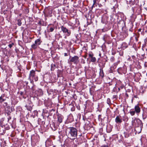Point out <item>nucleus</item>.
Instances as JSON below:
<instances>
[{
  "mask_svg": "<svg viewBox=\"0 0 147 147\" xmlns=\"http://www.w3.org/2000/svg\"><path fill=\"white\" fill-rule=\"evenodd\" d=\"M135 38V40L136 42H137L138 41V38L137 37V36H134Z\"/></svg>",
  "mask_w": 147,
  "mask_h": 147,
  "instance_id": "c03bdc74",
  "label": "nucleus"
},
{
  "mask_svg": "<svg viewBox=\"0 0 147 147\" xmlns=\"http://www.w3.org/2000/svg\"><path fill=\"white\" fill-rule=\"evenodd\" d=\"M67 121L70 123H71L74 121V119L72 115H70L67 118Z\"/></svg>",
  "mask_w": 147,
  "mask_h": 147,
  "instance_id": "dca6fc26",
  "label": "nucleus"
},
{
  "mask_svg": "<svg viewBox=\"0 0 147 147\" xmlns=\"http://www.w3.org/2000/svg\"><path fill=\"white\" fill-rule=\"evenodd\" d=\"M64 56H67V53H64Z\"/></svg>",
  "mask_w": 147,
  "mask_h": 147,
  "instance_id": "3c124183",
  "label": "nucleus"
},
{
  "mask_svg": "<svg viewBox=\"0 0 147 147\" xmlns=\"http://www.w3.org/2000/svg\"><path fill=\"white\" fill-rule=\"evenodd\" d=\"M69 131L68 134V137L71 139H75L77 136L78 130L74 127H70L68 128Z\"/></svg>",
  "mask_w": 147,
  "mask_h": 147,
  "instance_id": "f03ea898",
  "label": "nucleus"
},
{
  "mask_svg": "<svg viewBox=\"0 0 147 147\" xmlns=\"http://www.w3.org/2000/svg\"><path fill=\"white\" fill-rule=\"evenodd\" d=\"M11 119V117L10 116H9V117L7 118L8 119V121H9L10 119Z\"/></svg>",
  "mask_w": 147,
  "mask_h": 147,
  "instance_id": "de8ad7c7",
  "label": "nucleus"
},
{
  "mask_svg": "<svg viewBox=\"0 0 147 147\" xmlns=\"http://www.w3.org/2000/svg\"><path fill=\"white\" fill-rule=\"evenodd\" d=\"M128 47V45L125 42H124L122 44V48L123 49H126Z\"/></svg>",
  "mask_w": 147,
  "mask_h": 147,
  "instance_id": "b1692460",
  "label": "nucleus"
},
{
  "mask_svg": "<svg viewBox=\"0 0 147 147\" xmlns=\"http://www.w3.org/2000/svg\"><path fill=\"white\" fill-rule=\"evenodd\" d=\"M18 25L19 26H21L22 24L21 20L20 19L18 20Z\"/></svg>",
  "mask_w": 147,
  "mask_h": 147,
  "instance_id": "7c9ffc66",
  "label": "nucleus"
},
{
  "mask_svg": "<svg viewBox=\"0 0 147 147\" xmlns=\"http://www.w3.org/2000/svg\"><path fill=\"white\" fill-rule=\"evenodd\" d=\"M103 40H105V38L104 37H103Z\"/></svg>",
  "mask_w": 147,
  "mask_h": 147,
  "instance_id": "774afa93",
  "label": "nucleus"
},
{
  "mask_svg": "<svg viewBox=\"0 0 147 147\" xmlns=\"http://www.w3.org/2000/svg\"><path fill=\"white\" fill-rule=\"evenodd\" d=\"M14 45V44L13 43H12L11 44H9L8 45V46L10 49H11L13 45Z\"/></svg>",
  "mask_w": 147,
  "mask_h": 147,
  "instance_id": "f704fd0d",
  "label": "nucleus"
},
{
  "mask_svg": "<svg viewBox=\"0 0 147 147\" xmlns=\"http://www.w3.org/2000/svg\"><path fill=\"white\" fill-rule=\"evenodd\" d=\"M127 68L125 66H123L122 67L118 68L117 69L118 72L120 74H122L123 73L125 74L126 72Z\"/></svg>",
  "mask_w": 147,
  "mask_h": 147,
  "instance_id": "423d86ee",
  "label": "nucleus"
},
{
  "mask_svg": "<svg viewBox=\"0 0 147 147\" xmlns=\"http://www.w3.org/2000/svg\"><path fill=\"white\" fill-rule=\"evenodd\" d=\"M146 118V117H144V116H143V119H145Z\"/></svg>",
  "mask_w": 147,
  "mask_h": 147,
  "instance_id": "bf43d9fd",
  "label": "nucleus"
},
{
  "mask_svg": "<svg viewBox=\"0 0 147 147\" xmlns=\"http://www.w3.org/2000/svg\"><path fill=\"white\" fill-rule=\"evenodd\" d=\"M103 130L102 128H100L99 129V133L100 135H102L103 134Z\"/></svg>",
  "mask_w": 147,
  "mask_h": 147,
  "instance_id": "bb28decb",
  "label": "nucleus"
},
{
  "mask_svg": "<svg viewBox=\"0 0 147 147\" xmlns=\"http://www.w3.org/2000/svg\"><path fill=\"white\" fill-rule=\"evenodd\" d=\"M133 124H135L136 127L135 130L137 132L140 133L142 130L143 125L142 121L140 119L136 118L133 120L132 121Z\"/></svg>",
  "mask_w": 147,
  "mask_h": 147,
  "instance_id": "f257e3e1",
  "label": "nucleus"
},
{
  "mask_svg": "<svg viewBox=\"0 0 147 147\" xmlns=\"http://www.w3.org/2000/svg\"><path fill=\"white\" fill-rule=\"evenodd\" d=\"M102 147H109L107 145H102Z\"/></svg>",
  "mask_w": 147,
  "mask_h": 147,
  "instance_id": "09e8293b",
  "label": "nucleus"
},
{
  "mask_svg": "<svg viewBox=\"0 0 147 147\" xmlns=\"http://www.w3.org/2000/svg\"><path fill=\"white\" fill-rule=\"evenodd\" d=\"M38 24H39L40 26H41V25H43V24H42L41 21H40L38 22Z\"/></svg>",
  "mask_w": 147,
  "mask_h": 147,
  "instance_id": "37998d69",
  "label": "nucleus"
},
{
  "mask_svg": "<svg viewBox=\"0 0 147 147\" xmlns=\"http://www.w3.org/2000/svg\"><path fill=\"white\" fill-rule=\"evenodd\" d=\"M112 9H113V11L115 10V7L114 6H113V8H112Z\"/></svg>",
  "mask_w": 147,
  "mask_h": 147,
  "instance_id": "6e6d98bb",
  "label": "nucleus"
},
{
  "mask_svg": "<svg viewBox=\"0 0 147 147\" xmlns=\"http://www.w3.org/2000/svg\"><path fill=\"white\" fill-rule=\"evenodd\" d=\"M6 112L8 113V115H9V112L10 113V111H9L10 107L9 106L7 107L4 108Z\"/></svg>",
  "mask_w": 147,
  "mask_h": 147,
  "instance_id": "4be33fe9",
  "label": "nucleus"
},
{
  "mask_svg": "<svg viewBox=\"0 0 147 147\" xmlns=\"http://www.w3.org/2000/svg\"><path fill=\"white\" fill-rule=\"evenodd\" d=\"M71 111H74V110H75L74 108H72L71 109Z\"/></svg>",
  "mask_w": 147,
  "mask_h": 147,
  "instance_id": "603ef678",
  "label": "nucleus"
},
{
  "mask_svg": "<svg viewBox=\"0 0 147 147\" xmlns=\"http://www.w3.org/2000/svg\"><path fill=\"white\" fill-rule=\"evenodd\" d=\"M51 26V27H50L48 31L49 32H52L55 29V26L53 24H50L49 25L48 27H49L50 26Z\"/></svg>",
  "mask_w": 147,
  "mask_h": 147,
  "instance_id": "2eb2a0df",
  "label": "nucleus"
},
{
  "mask_svg": "<svg viewBox=\"0 0 147 147\" xmlns=\"http://www.w3.org/2000/svg\"><path fill=\"white\" fill-rule=\"evenodd\" d=\"M86 57H87V55H84V57L85 58H86Z\"/></svg>",
  "mask_w": 147,
  "mask_h": 147,
  "instance_id": "4d7b16f0",
  "label": "nucleus"
},
{
  "mask_svg": "<svg viewBox=\"0 0 147 147\" xmlns=\"http://www.w3.org/2000/svg\"><path fill=\"white\" fill-rule=\"evenodd\" d=\"M120 62V61H119L117 62H115L113 63L111 67L115 69L116 68L117 66L119 64V63Z\"/></svg>",
  "mask_w": 147,
  "mask_h": 147,
  "instance_id": "f3484780",
  "label": "nucleus"
},
{
  "mask_svg": "<svg viewBox=\"0 0 147 147\" xmlns=\"http://www.w3.org/2000/svg\"><path fill=\"white\" fill-rule=\"evenodd\" d=\"M142 29H139L138 30V32H141Z\"/></svg>",
  "mask_w": 147,
  "mask_h": 147,
  "instance_id": "864d4df0",
  "label": "nucleus"
},
{
  "mask_svg": "<svg viewBox=\"0 0 147 147\" xmlns=\"http://www.w3.org/2000/svg\"><path fill=\"white\" fill-rule=\"evenodd\" d=\"M104 59H105V62H106L107 61V57L106 56H105L104 57Z\"/></svg>",
  "mask_w": 147,
  "mask_h": 147,
  "instance_id": "a19ab883",
  "label": "nucleus"
},
{
  "mask_svg": "<svg viewBox=\"0 0 147 147\" xmlns=\"http://www.w3.org/2000/svg\"><path fill=\"white\" fill-rule=\"evenodd\" d=\"M16 1L18 3H19L20 1V0H16Z\"/></svg>",
  "mask_w": 147,
  "mask_h": 147,
  "instance_id": "5fc2aeb1",
  "label": "nucleus"
},
{
  "mask_svg": "<svg viewBox=\"0 0 147 147\" xmlns=\"http://www.w3.org/2000/svg\"><path fill=\"white\" fill-rule=\"evenodd\" d=\"M59 36L61 38L62 37V36L60 35V34H59Z\"/></svg>",
  "mask_w": 147,
  "mask_h": 147,
  "instance_id": "680f3d73",
  "label": "nucleus"
},
{
  "mask_svg": "<svg viewBox=\"0 0 147 147\" xmlns=\"http://www.w3.org/2000/svg\"><path fill=\"white\" fill-rule=\"evenodd\" d=\"M110 60L111 62H113L115 60V58L114 57L112 56L110 58Z\"/></svg>",
  "mask_w": 147,
  "mask_h": 147,
  "instance_id": "473e14b6",
  "label": "nucleus"
},
{
  "mask_svg": "<svg viewBox=\"0 0 147 147\" xmlns=\"http://www.w3.org/2000/svg\"><path fill=\"white\" fill-rule=\"evenodd\" d=\"M35 81H36L38 80V78L37 76H36L35 77H34L33 78H32Z\"/></svg>",
  "mask_w": 147,
  "mask_h": 147,
  "instance_id": "c9c22d12",
  "label": "nucleus"
},
{
  "mask_svg": "<svg viewBox=\"0 0 147 147\" xmlns=\"http://www.w3.org/2000/svg\"><path fill=\"white\" fill-rule=\"evenodd\" d=\"M119 54L121 56H123V52L122 51H120L119 52Z\"/></svg>",
  "mask_w": 147,
  "mask_h": 147,
  "instance_id": "79ce46f5",
  "label": "nucleus"
},
{
  "mask_svg": "<svg viewBox=\"0 0 147 147\" xmlns=\"http://www.w3.org/2000/svg\"><path fill=\"white\" fill-rule=\"evenodd\" d=\"M117 98H118V96H117V94L115 95H113L112 99L116 100Z\"/></svg>",
  "mask_w": 147,
  "mask_h": 147,
  "instance_id": "2f4dec72",
  "label": "nucleus"
},
{
  "mask_svg": "<svg viewBox=\"0 0 147 147\" xmlns=\"http://www.w3.org/2000/svg\"><path fill=\"white\" fill-rule=\"evenodd\" d=\"M60 28L61 31L65 35L64 37L65 38H66L67 36H69L70 35L71 33L70 30H68L64 26H61Z\"/></svg>",
  "mask_w": 147,
  "mask_h": 147,
  "instance_id": "7ed1b4c3",
  "label": "nucleus"
},
{
  "mask_svg": "<svg viewBox=\"0 0 147 147\" xmlns=\"http://www.w3.org/2000/svg\"><path fill=\"white\" fill-rule=\"evenodd\" d=\"M87 54H88V53H87ZM88 55L89 58H91V61L94 63L96 61V59L95 57H93L94 55L92 52H89L88 53Z\"/></svg>",
  "mask_w": 147,
  "mask_h": 147,
  "instance_id": "6e6552de",
  "label": "nucleus"
},
{
  "mask_svg": "<svg viewBox=\"0 0 147 147\" xmlns=\"http://www.w3.org/2000/svg\"><path fill=\"white\" fill-rule=\"evenodd\" d=\"M79 57L77 56H74L71 58L70 62H73L74 64H77L79 62Z\"/></svg>",
  "mask_w": 147,
  "mask_h": 147,
  "instance_id": "0eeeda50",
  "label": "nucleus"
},
{
  "mask_svg": "<svg viewBox=\"0 0 147 147\" xmlns=\"http://www.w3.org/2000/svg\"><path fill=\"white\" fill-rule=\"evenodd\" d=\"M6 99V96L5 94H3L0 96V103L1 105H2V102L5 101Z\"/></svg>",
  "mask_w": 147,
  "mask_h": 147,
  "instance_id": "1a4fd4ad",
  "label": "nucleus"
},
{
  "mask_svg": "<svg viewBox=\"0 0 147 147\" xmlns=\"http://www.w3.org/2000/svg\"><path fill=\"white\" fill-rule=\"evenodd\" d=\"M129 4L131 5H134L135 3V0H128Z\"/></svg>",
  "mask_w": 147,
  "mask_h": 147,
  "instance_id": "a878e982",
  "label": "nucleus"
},
{
  "mask_svg": "<svg viewBox=\"0 0 147 147\" xmlns=\"http://www.w3.org/2000/svg\"><path fill=\"white\" fill-rule=\"evenodd\" d=\"M115 121L116 123L118 124H120L122 122L121 117L119 115H118L116 117Z\"/></svg>",
  "mask_w": 147,
  "mask_h": 147,
  "instance_id": "9b49d317",
  "label": "nucleus"
},
{
  "mask_svg": "<svg viewBox=\"0 0 147 147\" xmlns=\"http://www.w3.org/2000/svg\"><path fill=\"white\" fill-rule=\"evenodd\" d=\"M115 71V69L111 67L110 68V70H109V72L111 73H112Z\"/></svg>",
  "mask_w": 147,
  "mask_h": 147,
  "instance_id": "c85d7f7f",
  "label": "nucleus"
},
{
  "mask_svg": "<svg viewBox=\"0 0 147 147\" xmlns=\"http://www.w3.org/2000/svg\"><path fill=\"white\" fill-rule=\"evenodd\" d=\"M134 111L138 115L141 111V109L140 107L138 105H136L134 107Z\"/></svg>",
  "mask_w": 147,
  "mask_h": 147,
  "instance_id": "ddd939ff",
  "label": "nucleus"
},
{
  "mask_svg": "<svg viewBox=\"0 0 147 147\" xmlns=\"http://www.w3.org/2000/svg\"><path fill=\"white\" fill-rule=\"evenodd\" d=\"M41 30V26H40L37 29L38 32L39 34H41L40 33V31Z\"/></svg>",
  "mask_w": 147,
  "mask_h": 147,
  "instance_id": "c756f323",
  "label": "nucleus"
},
{
  "mask_svg": "<svg viewBox=\"0 0 147 147\" xmlns=\"http://www.w3.org/2000/svg\"><path fill=\"white\" fill-rule=\"evenodd\" d=\"M25 106L28 110L31 111L32 109L33 106L32 103L31 101L28 100H27V103Z\"/></svg>",
  "mask_w": 147,
  "mask_h": 147,
  "instance_id": "39448f33",
  "label": "nucleus"
},
{
  "mask_svg": "<svg viewBox=\"0 0 147 147\" xmlns=\"http://www.w3.org/2000/svg\"><path fill=\"white\" fill-rule=\"evenodd\" d=\"M51 71H54L56 67V65L53 63L51 65Z\"/></svg>",
  "mask_w": 147,
  "mask_h": 147,
  "instance_id": "a211bd4d",
  "label": "nucleus"
},
{
  "mask_svg": "<svg viewBox=\"0 0 147 147\" xmlns=\"http://www.w3.org/2000/svg\"><path fill=\"white\" fill-rule=\"evenodd\" d=\"M90 92L91 95H92L94 92V91L92 90L91 88L90 89Z\"/></svg>",
  "mask_w": 147,
  "mask_h": 147,
  "instance_id": "e433bc0d",
  "label": "nucleus"
},
{
  "mask_svg": "<svg viewBox=\"0 0 147 147\" xmlns=\"http://www.w3.org/2000/svg\"><path fill=\"white\" fill-rule=\"evenodd\" d=\"M101 117V115H99L98 116L99 119Z\"/></svg>",
  "mask_w": 147,
  "mask_h": 147,
  "instance_id": "8fccbe9b",
  "label": "nucleus"
},
{
  "mask_svg": "<svg viewBox=\"0 0 147 147\" xmlns=\"http://www.w3.org/2000/svg\"><path fill=\"white\" fill-rule=\"evenodd\" d=\"M115 53H112V54L113 55H115Z\"/></svg>",
  "mask_w": 147,
  "mask_h": 147,
  "instance_id": "052dcab7",
  "label": "nucleus"
},
{
  "mask_svg": "<svg viewBox=\"0 0 147 147\" xmlns=\"http://www.w3.org/2000/svg\"><path fill=\"white\" fill-rule=\"evenodd\" d=\"M24 83L26 85H27L28 84V81H25L24 82Z\"/></svg>",
  "mask_w": 147,
  "mask_h": 147,
  "instance_id": "49530a36",
  "label": "nucleus"
},
{
  "mask_svg": "<svg viewBox=\"0 0 147 147\" xmlns=\"http://www.w3.org/2000/svg\"><path fill=\"white\" fill-rule=\"evenodd\" d=\"M129 131H128V132H126L124 133V136L125 138H127L129 136Z\"/></svg>",
  "mask_w": 147,
  "mask_h": 147,
  "instance_id": "393cba45",
  "label": "nucleus"
},
{
  "mask_svg": "<svg viewBox=\"0 0 147 147\" xmlns=\"http://www.w3.org/2000/svg\"><path fill=\"white\" fill-rule=\"evenodd\" d=\"M35 74V71L34 70H31L29 75V79L31 80V78H33L34 77H35L36 76Z\"/></svg>",
  "mask_w": 147,
  "mask_h": 147,
  "instance_id": "f8f14e48",
  "label": "nucleus"
},
{
  "mask_svg": "<svg viewBox=\"0 0 147 147\" xmlns=\"http://www.w3.org/2000/svg\"><path fill=\"white\" fill-rule=\"evenodd\" d=\"M63 118V117L61 115H57V124H58V125H59L60 123L62 122Z\"/></svg>",
  "mask_w": 147,
  "mask_h": 147,
  "instance_id": "9d476101",
  "label": "nucleus"
},
{
  "mask_svg": "<svg viewBox=\"0 0 147 147\" xmlns=\"http://www.w3.org/2000/svg\"><path fill=\"white\" fill-rule=\"evenodd\" d=\"M129 30L130 31H131V32L132 31L131 30V29H129Z\"/></svg>",
  "mask_w": 147,
  "mask_h": 147,
  "instance_id": "69168bd1",
  "label": "nucleus"
},
{
  "mask_svg": "<svg viewBox=\"0 0 147 147\" xmlns=\"http://www.w3.org/2000/svg\"><path fill=\"white\" fill-rule=\"evenodd\" d=\"M42 42L40 38L36 39L34 42V43L32 44L31 46V48L34 50H35L37 49L38 46L40 45Z\"/></svg>",
  "mask_w": 147,
  "mask_h": 147,
  "instance_id": "20e7f679",
  "label": "nucleus"
},
{
  "mask_svg": "<svg viewBox=\"0 0 147 147\" xmlns=\"http://www.w3.org/2000/svg\"><path fill=\"white\" fill-rule=\"evenodd\" d=\"M99 56L100 57H101V54L100 53H99Z\"/></svg>",
  "mask_w": 147,
  "mask_h": 147,
  "instance_id": "13d9d810",
  "label": "nucleus"
},
{
  "mask_svg": "<svg viewBox=\"0 0 147 147\" xmlns=\"http://www.w3.org/2000/svg\"><path fill=\"white\" fill-rule=\"evenodd\" d=\"M33 113H34V115H37L38 114V112L37 111H34Z\"/></svg>",
  "mask_w": 147,
  "mask_h": 147,
  "instance_id": "4c0bfd02",
  "label": "nucleus"
},
{
  "mask_svg": "<svg viewBox=\"0 0 147 147\" xmlns=\"http://www.w3.org/2000/svg\"><path fill=\"white\" fill-rule=\"evenodd\" d=\"M2 105H2V107H4V108L9 106L7 104V102H4L3 103H2Z\"/></svg>",
  "mask_w": 147,
  "mask_h": 147,
  "instance_id": "cd10ccee",
  "label": "nucleus"
},
{
  "mask_svg": "<svg viewBox=\"0 0 147 147\" xmlns=\"http://www.w3.org/2000/svg\"><path fill=\"white\" fill-rule=\"evenodd\" d=\"M57 125H57H55V123H53V125L54 128H52V129L53 130L55 131L57 128L59 126L58 125Z\"/></svg>",
  "mask_w": 147,
  "mask_h": 147,
  "instance_id": "5701e85b",
  "label": "nucleus"
},
{
  "mask_svg": "<svg viewBox=\"0 0 147 147\" xmlns=\"http://www.w3.org/2000/svg\"><path fill=\"white\" fill-rule=\"evenodd\" d=\"M102 22L103 23H104V22H103L102 19Z\"/></svg>",
  "mask_w": 147,
  "mask_h": 147,
  "instance_id": "e2e57ef3",
  "label": "nucleus"
},
{
  "mask_svg": "<svg viewBox=\"0 0 147 147\" xmlns=\"http://www.w3.org/2000/svg\"><path fill=\"white\" fill-rule=\"evenodd\" d=\"M107 0H104V2H103L102 4L100 3L99 4V6H100V5L102 6V5H105V3L107 1Z\"/></svg>",
  "mask_w": 147,
  "mask_h": 147,
  "instance_id": "72a5a7b5",
  "label": "nucleus"
},
{
  "mask_svg": "<svg viewBox=\"0 0 147 147\" xmlns=\"http://www.w3.org/2000/svg\"><path fill=\"white\" fill-rule=\"evenodd\" d=\"M128 120V119L127 117H125L124 119H123L124 121H127Z\"/></svg>",
  "mask_w": 147,
  "mask_h": 147,
  "instance_id": "a18cd8bd",
  "label": "nucleus"
},
{
  "mask_svg": "<svg viewBox=\"0 0 147 147\" xmlns=\"http://www.w3.org/2000/svg\"><path fill=\"white\" fill-rule=\"evenodd\" d=\"M107 103L109 105L111 103V100L109 98H108L107 99Z\"/></svg>",
  "mask_w": 147,
  "mask_h": 147,
  "instance_id": "ea45409f",
  "label": "nucleus"
},
{
  "mask_svg": "<svg viewBox=\"0 0 147 147\" xmlns=\"http://www.w3.org/2000/svg\"><path fill=\"white\" fill-rule=\"evenodd\" d=\"M129 113L131 116H133L136 112L133 109H131L129 111Z\"/></svg>",
  "mask_w": 147,
  "mask_h": 147,
  "instance_id": "aec40b11",
  "label": "nucleus"
},
{
  "mask_svg": "<svg viewBox=\"0 0 147 147\" xmlns=\"http://www.w3.org/2000/svg\"><path fill=\"white\" fill-rule=\"evenodd\" d=\"M126 95L127 96H128V94H127V93L126 94Z\"/></svg>",
  "mask_w": 147,
  "mask_h": 147,
  "instance_id": "338daca9",
  "label": "nucleus"
},
{
  "mask_svg": "<svg viewBox=\"0 0 147 147\" xmlns=\"http://www.w3.org/2000/svg\"><path fill=\"white\" fill-rule=\"evenodd\" d=\"M93 4L92 6L93 7L94 5H95L97 3V0H93Z\"/></svg>",
  "mask_w": 147,
  "mask_h": 147,
  "instance_id": "58836bf2",
  "label": "nucleus"
},
{
  "mask_svg": "<svg viewBox=\"0 0 147 147\" xmlns=\"http://www.w3.org/2000/svg\"><path fill=\"white\" fill-rule=\"evenodd\" d=\"M112 127L111 126H108L107 127V131L108 133L112 131Z\"/></svg>",
  "mask_w": 147,
  "mask_h": 147,
  "instance_id": "412c9836",
  "label": "nucleus"
},
{
  "mask_svg": "<svg viewBox=\"0 0 147 147\" xmlns=\"http://www.w3.org/2000/svg\"><path fill=\"white\" fill-rule=\"evenodd\" d=\"M20 92V94L24 98H26L27 93L25 90L23 92L20 91L19 92Z\"/></svg>",
  "mask_w": 147,
  "mask_h": 147,
  "instance_id": "4468645a",
  "label": "nucleus"
},
{
  "mask_svg": "<svg viewBox=\"0 0 147 147\" xmlns=\"http://www.w3.org/2000/svg\"><path fill=\"white\" fill-rule=\"evenodd\" d=\"M53 147H56V146L55 145L53 146Z\"/></svg>",
  "mask_w": 147,
  "mask_h": 147,
  "instance_id": "0e129e2a",
  "label": "nucleus"
},
{
  "mask_svg": "<svg viewBox=\"0 0 147 147\" xmlns=\"http://www.w3.org/2000/svg\"><path fill=\"white\" fill-rule=\"evenodd\" d=\"M100 71L99 73L100 77L103 78L104 76V74L103 71L102 69H100Z\"/></svg>",
  "mask_w": 147,
  "mask_h": 147,
  "instance_id": "6ab92c4d",
  "label": "nucleus"
}]
</instances>
